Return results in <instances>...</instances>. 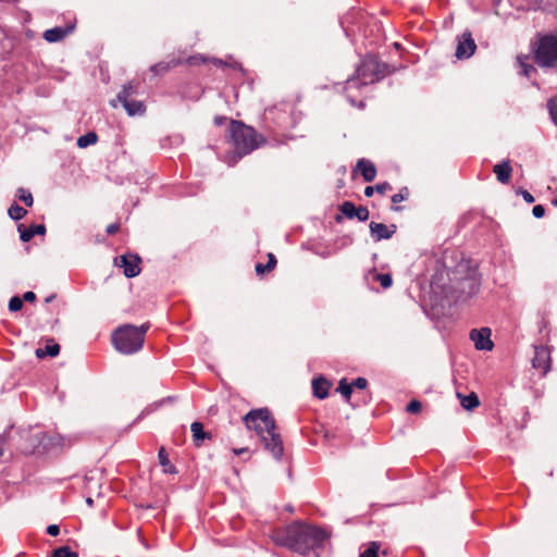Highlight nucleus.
<instances>
[{
	"instance_id": "1",
	"label": "nucleus",
	"mask_w": 557,
	"mask_h": 557,
	"mask_svg": "<svg viewBox=\"0 0 557 557\" xmlns=\"http://www.w3.org/2000/svg\"><path fill=\"white\" fill-rule=\"evenodd\" d=\"M270 537L276 545L300 555H308L320 547L329 534L321 528L297 521L284 528L273 529Z\"/></svg>"
},
{
	"instance_id": "2",
	"label": "nucleus",
	"mask_w": 557,
	"mask_h": 557,
	"mask_svg": "<svg viewBox=\"0 0 557 557\" xmlns=\"http://www.w3.org/2000/svg\"><path fill=\"white\" fill-rule=\"evenodd\" d=\"M244 422L250 430H255L261 437L264 448L272 453L275 459L283 455L284 447L281 435L276 432L275 420L268 408L250 410L245 417Z\"/></svg>"
},
{
	"instance_id": "3",
	"label": "nucleus",
	"mask_w": 557,
	"mask_h": 557,
	"mask_svg": "<svg viewBox=\"0 0 557 557\" xmlns=\"http://www.w3.org/2000/svg\"><path fill=\"white\" fill-rule=\"evenodd\" d=\"M230 139L235 151L227 162L233 165L240 158L257 149L262 137L252 127L245 125L243 122L232 120L230 122Z\"/></svg>"
},
{
	"instance_id": "4",
	"label": "nucleus",
	"mask_w": 557,
	"mask_h": 557,
	"mask_svg": "<svg viewBox=\"0 0 557 557\" xmlns=\"http://www.w3.org/2000/svg\"><path fill=\"white\" fill-rule=\"evenodd\" d=\"M148 325H124L112 335V343L117 351L124 355L135 354L143 348Z\"/></svg>"
},
{
	"instance_id": "5",
	"label": "nucleus",
	"mask_w": 557,
	"mask_h": 557,
	"mask_svg": "<svg viewBox=\"0 0 557 557\" xmlns=\"http://www.w3.org/2000/svg\"><path fill=\"white\" fill-rule=\"evenodd\" d=\"M385 65L381 64L375 57L364 58L356 71V77H351L346 82V92L350 99V91L360 89L362 86L373 84L384 76Z\"/></svg>"
},
{
	"instance_id": "6",
	"label": "nucleus",
	"mask_w": 557,
	"mask_h": 557,
	"mask_svg": "<svg viewBox=\"0 0 557 557\" xmlns=\"http://www.w3.org/2000/svg\"><path fill=\"white\" fill-rule=\"evenodd\" d=\"M533 59L542 69L557 67V34L540 36L534 44Z\"/></svg>"
},
{
	"instance_id": "7",
	"label": "nucleus",
	"mask_w": 557,
	"mask_h": 557,
	"mask_svg": "<svg viewBox=\"0 0 557 557\" xmlns=\"http://www.w3.org/2000/svg\"><path fill=\"white\" fill-rule=\"evenodd\" d=\"M470 338L474 343V346L478 350H492L493 342L491 341V330L487 327H482L480 330H472L470 333Z\"/></svg>"
},
{
	"instance_id": "8",
	"label": "nucleus",
	"mask_w": 557,
	"mask_h": 557,
	"mask_svg": "<svg viewBox=\"0 0 557 557\" xmlns=\"http://www.w3.org/2000/svg\"><path fill=\"white\" fill-rule=\"evenodd\" d=\"M339 211L347 218V219H357L360 222H364L369 219V210L368 208L360 206L356 207L351 201H344L339 206Z\"/></svg>"
},
{
	"instance_id": "9",
	"label": "nucleus",
	"mask_w": 557,
	"mask_h": 557,
	"mask_svg": "<svg viewBox=\"0 0 557 557\" xmlns=\"http://www.w3.org/2000/svg\"><path fill=\"white\" fill-rule=\"evenodd\" d=\"M532 366L545 375L550 369V354L547 347H535Z\"/></svg>"
},
{
	"instance_id": "10",
	"label": "nucleus",
	"mask_w": 557,
	"mask_h": 557,
	"mask_svg": "<svg viewBox=\"0 0 557 557\" xmlns=\"http://www.w3.org/2000/svg\"><path fill=\"white\" fill-rule=\"evenodd\" d=\"M117 100L131 116L144 114L146 111V107L143 101L136 100L135 98H127V94L125 92H119Z\"/></svg>"
},
{
	"instance_id": "11",
	"label": "nucleus",
	"mask_w": 557,
	"mask_h": 557,
	"mask_svg": "<svg viewBox=\"0 0 557 557\" xmlns=\"http://www.w3.org/2000/svg\"><path fill=\"white\" fill-rule=\"evenodd\" d=\"M370 233L374 242L389 239L396 232V225L387 226L383 223L371 222L369 224Z\"/></svg>"
},
{
	"instance_id": "12",
	"label": "nucleus",
	"mask_w": 557,
	"mask_h": 557,
	"mask_svg": "<svg viewBox=\"0 0 557 557\" xmlns=\"http://www.w3.org/2000/svg\"><path fill=\"white\" fill-rule=\"evenodd\" d=\"M476 45L470 33H463L462 39L459 40L456 49V57L458 59L470 58L475 51Z\"/></svg>"
},
{
	"instance_id": "13",
	"label": "nucleus",
	"mask_w": 557,
	"mask_h": 557,
	"mask_svg": "<svg viewBox=\"0 0 557 557\" xmlns=\"http://www.w3.org/2000/svg\"><path fill=\"white\" fill-rule=\"evenodd\" d=\"M139 262L138 256H122L119 265L123 268V273L126 277H135L140 273Z\"/></svg>"
},
{
	"instance_id": "14",
	"label": "nucleus",
	"mask_w": 557,
	"mask_h": 557,
	"mask_svg": "<svg viewBox=\"0 0 557 557\" xmlns=\"http://www.w3.org/2000/svg\"><path fill=\"white\" fill-rule=\"evenodd\" d=\"M497 181L502 184H508L511 178L512 168L509 160H503L493 168Z\"/></svg>"
},
{
	"instance_id": "15",
	"label": "nucleus",
	"mask_w": 557,
	"mask_h": 557,
	"mask_svg": "<svg viewBox=\"0 0 557 557\" xmlns=\"http://www.w3.org/2000/svg\"><path fill=\"white\" fill-rule=\"evenodd\" d=\"M356 170L360 171L366 182H372L376 176L375 165L371 161L366 159L358 160Z\"/></svg>"
},
{
	"instance_id": "16",
	"label": "nucleus",
	"mask_w": 557,
	"mask_h": 557,
	"mask_svg": "<svg viewBox=\"0 0 557 557\" xmlns=\"http://www.w3.org/2000/svg\"><path fill=\"white\" fill-rule=\"evenodd\" d=\"M74 26H67V27H53L50 29H47L44 33V38L48 42H57L62 40L67 34H70L73 30Z\"/></svg>"
},
{
	"instance_id": "17",
	"label": "nucleus",
	"mask_w": 557,
	"mask_h": 557,
	"mask_svg": "<svg viewBox=\"0 0 557 557\" xmlns=\"http://www.w3.org/2000/svg\"><path fill=\"white\" fill-rule=\"evenodd\" d=\"M20 237L23 242H29L36 234L44 235L46 233V227L44 224L30 225L29 227H24L23 224L18 226Z\"/></svg>"
},
{
	"instance_id": "18",
	"label": "nucleus",
	"mask_w": 557,
	"mask_h": 557,
	"mask_svg": "<svg viewBox=\"0 0 557 557\" xmlns=\"http://www.w3.org/2000/svg\"><path fill=\"white\" fill-rule=\"evenodd\" d=\"M330 383L323 377L314 379L312 381V389L315 397L324 399L329 395Z\"/></svg>"
},
{
	"instance_id": "19",
	"label": "nucleus",
	"mask_w": 557,
	"mask_h": 557,
	"mask_svg": "<svg viewBox=\"0 0 557 557\" xmlns=\"http://www.w3.org/2000/svg\"><path fill=\"white\" fill-rule=\"evenodd\" d=\"M60 352V346L54 343L53 339L47 342L45 348H37L36 356L38 358H44L46 356L55 357Z\"/></svg>"
},
{
	"instance_id": "20",
	"label": "nucleus",
	"mask_w": 557,
	"mask_h": 557,
	"mask_svg": "<svg viewBox=\"0 0 557 557\" xmlns=\"http://www.w3.org/2000/svg\"><path fill=\"white\" fill-rule=\"evenodd\" d=\"M190 431L196 446H200L203 440L209 436L208 433L203 431L202 423L197 421L191 423Z\"/></svg>"
},
{
	"instance_id": "21",
	"label": "nucleus",
	"mask_w": 557,
	"mask_h": 557,
	"mask_svg": "<svg viewBox=\"0 0 557 557\" xmlns=\"http://www.w3.org/2000/svg\"><path fill=\"white\" fill-rule=\"evenodd\" d=\"M158 458H159V462H160V465L163 467V471H164L165 473H170V474L176 473V469H175V467L170 462L169 457H168V454H166V451H165L164 447H161V448L159 449Z\"/></svg>"
},
{
	"instance_id": "22",
	"label": "nucleus",
	"mask_w": 557,
	"mask_h": 557,
	"mask_svg": "<svg viewBox=\"0 0 557 557\" xmlns=\"http://www.w3.org/2000/svg\"><path fill=\"white\" fill-rule=\"evenodd\" d=\"M268 258H269L268 265H264L263 263L256 264V272L258 275H262L267 272H270L275 268V265H276L275 256L273 253H269Z\"/></svg>"
},
{
	"instance_id": "23",
	"label": "nucleus",
	"mask_w": 557,
	"mask_h": 557,
	"mask_svg": "<svg viewBox=\"0 0 557 557\" xmlns=\"http://www.w3.org/2000/svg\"><path fill=\"white\" fill-rule=\"evenodd\" d=\"M98 140V136L95 132H89L77 139V146L79 148H86L90 145L96 144Z\"/></svg>"
},
{
	"instance_id": "24",
	"label": "nucleus",
	"mask_w": 557,
	"mask_h": 557,
	"mask_svg": "<svg viewBox=\"0 0 557 557\" xmlns=\"http://www.w3.org/2000/svg\"><path fill=\"white\" fill-rule=\"evenodd\" d=\"M480 405L479 398L474 393H470L461 398V406L467 410H472Z\"/></svg>"
},
{
	"instance_id": "25",
	"label": "nucleus",
	"mask_w": 557,
	"mask_h": 557,
	"mask_svg": "<svg viewBox=\"0 0 557 557\" xmlns=\"http://www.w3.org/2000/svg\"><path fill=\"white\" fill-rule=\"evenodd\" d=\"M8 213H9L11 219H13L15 221H18V220L23 219L27 214V211L23 207L16 205V203H13L9 208Z\"/></svg>"
},
{
	"instance_id": "26",
	"label": "nucleus",
	"mask_w": 557,
	"mask_h": 557,
	"mask_svg": "<svg viewBox=\"0 0 557 557\" xmlns=\"http://www.w3.org/2000/svg\"><path fill=\"white\" fill-rule=\"evenodd\" d=\"M178 62L177 61H172V62H160V63H157L154 65H152L150 67L151 72H153L154 74H160V73H164V72H168L172 66H175L177 65Z\"/></svg>"
},
{
	"instance_id": "27",
	"label": "nucleus",
	"mask_w": 557,
	"mask_h": 557,
	"mask_svg": "<svg viewBox=\"0 0 557 557\" xmlns=\"http://www.w3.org/2000/svg\"><path fill=\"white\" fill-rule=\"evenodd\" d=\"M337 389L345 397V399L349 401L352 393V385L348 384L346 379L339 381Z\"/></svg>"
},
{
	"instance_id": "28",
	"label": "nucleus",
	"mask_w": 557,
	"mask_h": 557,
	"mask_svg": "<svg viewBox=\"0 0 557 557\" xmlns=\"http://www.w3.org/2000/svg\"><path fill=\"white\" fill-rule=\"evenodd\" d=\"M52 557H78V554L69 546H61L53 550Z\"/></svg>"
},
{
	"instance_id": "29",
	"label": "nucleus",
	"mask_w": 557,
	"mask_h": 557,
	"mask_svg": "<svg viewBox=\"0 0 557 557\" xmlns=\"http://www.w3.org/2000/svg\"><path fill=\"white\" fill-rule=\"evenodd\" d=\"M529 58L525 55V57H519L518 58V61L520 63V66L522 67V74L527 77H531L532 73L536 72L535 67L531 64H528L525 61L528 60Z\"/></svg>"
},
{
	"instance_id": "30",
	"label": "nucleus",
	"mask_w": 557,
	"mask_h": 557,
	"mask_svg": "<svg viewBox=\"0 0 557 557\" xmlns=\"http://www.w3.org/2000/svg\"><path fill=\"white\" fill-rule=\"evenodd\" d=\"M17 197L27 207H32L33 206V202H34L33 195L28 190H26L25 188L21 187V188L17 189Z\"/></svg>"
},
{
	"instance_id": "31",
	"label": "nucleus",
	"mask_w": 557,
	"mask_h": 557,
	"mask_svg": "<svg viewBox=\"0 0 557 557\" xmlns=\"http://www.w3.org/2000/svg\"><path fill=\"white\" fill-rule=\"evenodd\" d=\"M379 549L380 545L376 542H371L369 547L360 554V557H379Z\"/></svg>"
},
{
	"instance_id": "32",
	"label": "nucleus",
	"mask_w": 557,
	"mask_h": 557,
	"mask_svg": "<svg viewBox=\"0 0 557 557\" xmlns=\"http://www.w3.org/2000/svg\"><path fill=\"white\" fill-rule=\"evenodd\" d=\"M120 92L127 94V98H135V96L138 94V84L131 82L124 85Z\"/></svg>"
},
{
	"instance_id": "33",
	"label": "nucleus",
	"mask_w": 557,
	"mask_h": 557,
	"mask_svg": "<svg viewBox=\"0 0 557 557\" xmlns=\"http://www.w3.org/2000/svg\"><path fill=\"white\" fill-rule=\"evenodd\" d=\"M547 108L554 124L557 126V97L548 101Z\"/></svg>"
},
{
	"instance_id": "34",
	"label": "nucleus",
	"mask_w": 557,
	"mask_h": 557,
	"mask_svg": "<svg viewBox=\"0 0 557 557\" xmlns=\"http://www.w3.org/2000/svg\"><path fill=\"white\" fill-rule=\"evenodd\" d=\"M23 307V300L18 296H14L9 301L10 311H18Z\"/></svg>"
},
{
	"instance_id": "35",
	"label": "nucleus",
	"mask_w": 557,
	"mask_h": 557,
	"mask_svg": "<svg viewBox=\"0 0 557 557\" xmlns=\"http://www.w3.org/2000/svg\"><path fill=\"white\" fill-rule=\"evenodd\" d=\"M376 280L380 282L383 288H388L392 286V276L389 274H377Z\"/></svg>"
},
{
	"instance_id": "36",
	"label": "nucleus",
	"mask_w": 557,
	"mask_h": 557,
	"mask_svg": "<svg viewBox=\"0 0 557 557\" xmlns=\"http://www.w3.org/2000/svg\"><path fill=\"white\" fill-rule=\"evenodd\" d=\"M406 409L409 413H419L422 409V404L419 400L413 399L407 405Z\"/></svg>"
},
{
	"instance_id": "37",
	"label": "nucleus",
	"mask_w": 557,
	"mask_h": 557,
	"mask_svg": "<svg viewBox=\"0 0 557 557\" xmlns=\"http://www.w3.org/2000/svg\"><path fill=\"white\" fill-rule=\"evenodd\" d=\"M392 189V186L389 183L387 182H384V183H380V184H376L375 185V190L379 193V194H382L384 195L387 190H391Z\"/></svg>"
},
{
	"instance_id": "38",
	"label": "nucleus",
	"mask_w": 557,
	"mask_h": 557,
	"mask_svg": "<svg viewBox=\"0 0 557 557\" xmlns=\"http://www.w3.org/2000/svg\"><path fill=\"white\" fill-rule=\"evenodd\" d=\"M532 213L536 219H541L545 215V208L542 205H536L533 207Z\"/></svg>"
},
{
	"instance_id": "39",
	"label": "nucleus",
	"mask_w": 557,
	"mask_h": 557,
	"mask_svg": "<svg viewBox=\"0 0 557 557\" xmlns=\"http://www.w3.org/2000/svg\"><path fill=\"white\" fill-rule=\"evenodd\" d=\"M352 387L364 389L368 385V381L364 377H357L352 383Z\"/></svg>"
},
{
	"instance_id": "40",
	"label": "nucleus",
	"mask_w": 557,
	"mask_h": 557,
	"mask_svg": "<svg viewBox=\"0 0 557 557\" xmlns=\"http://www.w3.org/2000/svg\"><path fill=\"white\" fill-rule=\"evenodd\" d=\"M522 198L524 199L525 202L528 203H533L534 202V197L528 191V190H524V189H519L518 191Z\"/></svg>"
},
{
	"instance_id": "41",
	"label": "nucleus",
	"mask_w": 557,
	"mask_h": 557,
	"mask_svg": "<svg viewBox=\"0 0 557 557\" xmlns=\"http://www.w3.org/2000/svg\"><path fill=\"white\" fill-rule=\"evenodd\" d=\"M47 533L51 536H57L60 533V528L57 524H50L47 528Z\"/></svg>"
},
{
	"instance_id": "42",
	"label": "nucleus",
	"mask_w": 557,
	"mask_h": 557,
	"mask_svg": "<svg viewBox=\"0 0 557 557\" xmlns=\"http://www.w3.org/2000/svg\"><path fill=\"white\" fill-rule=\"evenodd\" d=\"M463 284L470 287V289H471V290H470V294H473V293H475V292L478 290V285H476V283H475L474 281H472V280H466V281L463 282Z\"/></svg>"
},
{
	"instance_id": "43",
	"label": "nucleus",
	"mask_w": 557,
	"mask_h": 557,
	"mask_svg": "<svg viewBox=\"0 0 557 557\" xmlns=\"http://www.w3.org/2000/svg\"><path fill=\"white\" fill-rule=\"evenodd\" d=\"M120 228V225L117 223H112L107 226V233L110 235L115 234Z\"/></svg>"
},
{
	"instance_id": "44",
	"label": "nucleus",
	"mask_w": 557,
	"mask_h": 557,
	"mask_svg": "<svg viewBox=\"0 0 557 557\" xmlns=\"http://www.w3.org/2000/svg\"><path fill=\"white\" fill-rule=\"evenodd\" d=\"M405 195L400 191L398 194H395L392 196V202L393 203H398V202H401L405 200Z\"/></svg>"
},
{
	"instance_id": "45",
	"label": "nucleus",
	"mask_w": 557,
	"mask_h": 557,
	"mask_svg": "<svg viewBox=\"0 0 557 557\" xmlns=\"http://www.w3.org/2000/svg\"><path fill=\"white\" fill-rule=\"evenodd\" d=\"M23 299L25 301H34L36 299V295L35 293L33 292H26L24 295H23Z\"/></svg>"
},
{
	"instance_id": "46",
	"label": "nucleus",
	"mask_w": 557,
	"mask_h": 557,
	"mask_svg": "<svg viewBox=\"0 0 557 557\" xmlns=\"http://www.w3.org/2000/svg\"><path fill=\"white\" fill-rule=\"evenodd\" d=\"M374 190H375V186L374 187L373 186H367L366 189H364V195L367 197H371L373 195Z\"/></svg>"
},
{
	"instance_id": "47",
	"label": "nucleus",
	"mask_w": 557,
	"mask_h": 557,
	"mask_svg": "<svg viewBox=\"0 0 557 557\" xmlns=\"http://www.w3.org/2000/svg\"><path fill=\"white\" fill-rule=\"evenodd\" d=\"M61 436H58V437H49V441H50V445H61L60 441H61Z\"/></svg>"
},
{
	"instance_id": "48",
	"label": "nucleus",
	"mask_w": 557,
	"mask_h": 557,
	"mask_svg": "<svg viewBox=\"0 0 557 557\" xmlns=\"http://www.w3.org/2000/svg\"><path fill=\"white\" fill-rule=\"evenodd\" d=\"M225 122H226V117H224V116H216V117L214 119V123H215L216 125H222V124H224Z\"/></svg>"
},
{
	"instance_id": "49",
	"label": "nucleus",
	"mask_w": 557,
	"mask_h": 557,
	"mask_svg": "<svg viewBox=\"0 0 557 557\" xmlns=\"http://www.w3.org/2000/svg\"><path fill=\"white\" fill-rule=\"evenodd\" d=\"M233 451H234V454H236V455H242V454H244V453H247V451H248V448L244 447V448H239V449H234Z\"/></svg>"
},
{
	"instance_id": "50",
	"label": "nucleus",
	"mask_w": 557,
	"mask_h": 557,
	"mask_svg": "<svg viewBox=\"0 0 557 557\" xmlns=\"http://www.w3.org/2000/svg\"><path fill=\"white\" fill-rule=\"evenodd\" d=\"M213 63H214L215 65H219V66H221V65H224V64H225V62H224V61H222L221 59H213Z\"/></svg>"
},
{
	"instance_id": "51",
	"label": "nucleus",
	"mask_w": 557,
	"mask_h": 557,
	"mask_svg": "<svg viewBox=\"0 0 557 557\" xmlns=\"http://www.w3.org/2000/svg\"><path fill=\"white\" fill-rule=\"evenodd\" d=\"M54 297H55L54 295H50V296H48V297L45 299V301H46V302H50V301H52V300L54 299Z\"/></svg>"
},
{
	"instance_id": "52",
	"label": "nucleus",
	"mask_w": 557,
	"mask_h": 557,
	"mask_svg": "<svg viewBox=\"0 0 557 557\" xmlns=\"http://www.w3.org/2000/svg\"><path fill=\"white\" fill-rule=\"evenodd\" d=\"M86 503H87L89 506H91L94 502H92V499H91V498H87V499H86Z\"/></svg>"
},
{
	"instance_id": "53",
	"label": "nucleus",
	"mask_w": 557,
	"mask_h": 557,
	"mask_svg": "<svg viewBox=\"0 0 557 557\" xmlns=\"http://www.w3.org/2000/svg\"><path fill=\"white\" fill-rule=\"evenodd\" d=\"M553 205L557 207V198L553 200Z\"/></svg>"
},
{
	"instance_id": "54",
	"label": "nucleus",
	"mask_w": 557,
	"mask_h": 557,
	"mask_svg": "<svg viewBox=\"0 0 557 557\" xmlns=\"http://www.w3.org/2000/svg\"><path fill=\"white\" fill-rule=\"evenodd\" d=\"M2 455H3V449L0 448V458L2 457Z\"/></svg>"
}]
</instances>
